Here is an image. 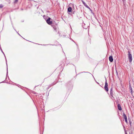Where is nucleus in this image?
<instances>
[{
    "label": "nucleus",
    "instance_id": "obj_1",
    "mask_svg": "<svg viewBox=\"0 0 134 134\" xmlns=\"http://www.w3.org/2000/svg\"><path fill=\"white\" fill-rule=\"evenodd\" d=\"M128 59H129V62L130 63H131L132 60V55L130 53V51H129L128 52Z\"/></svg>",
    "mask_w": 134,
    "mask_h": 134
},
{
    "label": "nucleus",
    "instance_id": "obj_2",
    "mask_svg": "<svg viewBox=\"0 0 134 134\" xmlns=\"http://www.w3.org/2000/svg\"><path fill=\"white\" fill-rule=\"evenodd\" d=\"M50 19L51 18H49L46 21L47 23L50 25H51L52 24V21H50Z\"/></svg>",
    "mask_w": 134,
    "mask_h": 134
},
{
    "label": "nucleus",
    "instance_id": "obj_3",
    "mask_svg": "<svg viewBox=\"0 0 134 134\" xmlns=\"http://www.w3.org/2000/svg\"><path fill=\"white\" fill-rule=\"evenodd\" d=\"M109 60L110 62H112L113 61V59L112 57L111 56H110L109 57Z\"/></svg>",
    "mask_w": 134,
    "mask_h": 134
},
{
    "label": "nucleus",
    "instance_id": "obj_4",
    "mask_svg": "<svg viewBox=\"0 0 134 134\" xmlns=\"http://www.w3.org/2000/svg\"><path fill=\"white\" fill-rule=\"evenodd\" d=\"M118 108L119 110H121V108L120 105V104H118Z\"/></svg>",
    "mask_w": 134,
    "mask_h": 134
},
{
    "label": "nucleus",
    "instance_id": "obj_5",
    "mask_svg": "<svg viewBox=\"0 0 134 134\" xmlns=\"http://www.w3.org/2000/svg\"><path fill=\"white\" fill-rule=\"evenodd\" d=\"M72 10V8L71 7H69L68 8V12H71Z\"/></svg>",
    "mask_w": 134,
    "mask_h": 134
},
{
    "label": "nucleus",
    "instance_id": "obj_6",
    "mask_svg": "<svg viewBox=\"0 0 134 134\" xmlns=\"http://www.w3.org/2000/svg\"><path fill=\"white\" fill-rule=\"evenodd\" d=\"M104 88H105V90L107 91H108V87H104Z\"/></svg>",
    "mask_w": 134,
    "mask_h": 134
},
{
    "label": "nucleus",
    "instance_id": "obj_7",
    "mask_svg": "<svg viewBox=\"0 0 134 134\" xmlns=\"http://www.w3.org/2000/svg\"><path fill=\"white\" fill-rule=\"evenodd\" d=\"M82 2L83 3V4H84V5L86 7H88V6L87 5H86V3L83 1H82Z\"/></svg>",
    "mask_w": 134,
    "mask_h": 134
},
{
    "label": "nucleus",
    "instance_id": "obj_8",
    "mask_svg": "<svg viewBox=\"0 0 134 134\" xmlns=\"http://www.w3.org/2000/svg\"><path fill=\"white\" fill-rule=\"evenodd\" d=\"M108 83L107 82V80H106V82L105 83V87H108Z\"/></svg>",
    "mask_w": 134,
    "mask_h": 134
},
{
    "label": "nucleus",
    "instance_id": "obj_9",
    "mask_svg": "<svg viewBox=\"0 0 134 134\" xmlns=\"http://www.w3.org/2000/svg\"><path fill=\"white\" fill-rule=\"evenodd\" d=\"M124 119L125 120V121L126 122V123H127V118H124Z\"/></svg>",
    "mask_w": 134,
    "mask_h": 134
},
{
    "label": "nucleus",
    "instance_id": "obj_10",
    "mask_svg": "<svg viewBox=\"0 0 134 134\" xmlns=\"http://www.w3.org/2000/svg\"><path fill=\"white\" fill-rule=\"evenodd\" d=\"M130 90L131 91V93H132V88L131 87H130Z\"/></svg>",
    "mask_w": 134,
    "mask_h": 134
},
{
    "label": "nucleus",
    "instance_id": "obj_11",
    "mask_svg": "<svg viewBox=\"0 0 134 134\" xmlns=\"http://www.w3.org/2000/svg\"><path fill=\"white\" fill-rule=\"evenodd\" d=\"M112 88L111 89L110 91V95H111V94H112Z\"/></svg>",
    "mask_w": 134,
    "mask_h": 134
},
{
    "label": "nucleus",
    "instance_id": "obj_12",
    "mask_svg": "<svg viewBox=\"0 0 134 134\" xmlns=\"http://www.w3.org/2000/svg\"><path fill=\"white\" fill-rule=\"evenodd\" d=\"M124 130L125 131V134L127 133L126 131V129H125V127H124Z\"/></svg>",
    "mask_w": 134,
    "mask_h": 134
},
{
    "label": "nucleus",
    "instance_id": "obj_13",
    "mask_svg": "<svg viewBox=\"0 0 134 134\" xmlns=\"http://www.w3.org/2000/svg\"><path fill=\"white\" fill-rule=\"evenodd\" d=\"M18 0H15V1L14 2V3H16L17 2H18Z\"/></svg>",
    "mask_w": 134,
    "mask_h": 134
},
{
    "label": "nucleus",
    "instance_id": "obj_14",
    "mask_svg": "<svg viewBox=\"0 0 134 134\" xmlns=\"http://www.w3.org/2000/svg\"><path fill=\"white\" fill-rule=\"evenodd\" d=\"M3 7V6L2 4H0V8H2Z\"/></svg>",
    "mask_w": 134,
    "mask_h": 134
},
{
    "label": "nucleus",
    "instance_id": "obj_15",
    "mask_svg": "<svg viewBox=\"0 0 134 134\" xmlns=\"http://www.w3.org/2000/svg\"><path fill=\"white\" fill-rule=\"evenodd\" d=\"M123 115L124 117H126V115L125 114H123Z\"/></svg>",
    "mask_w": 134,
    "mask_h": 134
},
{
    "label": "nucleus",
    "instance_id": "obj_16",
    "mask_svg": "<svg viewBox=\"0 0 134 134\" xmlns=\"http://www.w3.org/2000/svg\"><path fill=\"white\" fill-rule=\"evenodd\" d=\"M129 122H130V124L131 126V121H129Z\"/></svg>",
    "mask_w": 134,
    "mask_h": 134
},
{
    "label": "nucleus",
    "instance_id": "obj_17",
    "mask_svg": "<svg viewBox=\"0 0 134 134\" xmlns=\"http://www.w3.org/2000/svg\"><path fill=\"white\" fill-rule=\"evenodd\" d=\"M1 50L2 52V53H3V54H4V53H3V51H2V49H1Z\"/></svg>",
    "mask_w": 134,
    "mask_h": 134
},
{
    "label": "nucleus",
    "instance_id": "obj_18",
    "mask_svg": "<svg viewBox=\"0 0 134 134\" xmlns=\"http://www.w3.org/2000/svg\"><path fill=\"white\" fill-rule=\"evenodd\" d=\"M1 50L2 52V53H3V54H4V53H3V51H2V49H1Z\"/></svg>",
    "mask_w": 134,
    "mask_h": 134
}]
</instances>
